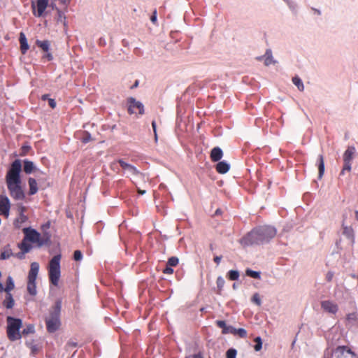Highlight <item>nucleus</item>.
Instances as JSON below:
<instances>
[{
	"label": "nucleus",
	"instance_id": "c756f323",
	"mask_svg": "<svg viewBox=\"0 0 358 358\" xmlns=\"http://www.w3.org/2000/svg\"><path fill=\"white\" fill-rule=\"evenodd\" d=\"M27 220V217L23 213H20L18 218L15 221V225L17 227H20L19 224L25 222Z\"/></svg>",
	"mask_w": 358,
	"mask_h": 358
},
{
	"label": "nucleus",
	"instance_id": "9b49d317",
	"mask_svg": "<svg viewBox=\"0 0 358 358\" xmlns=\"http://www.w3.org/2000/svg\"><path fill=\"white\" fill-rule=\"evenodd\" d=\"M10 208V202L9 199L5 195H0V213L8 217Z\"/></svg>",
	"mask_w": 358,
	"mask_h": 358
},
{
	"label": "nucleus",
	"instance_id": "393cba45",
	"mask_svg": "<svg viewBox=\"0 0 358 358\" xmlns=\"http://www.w3.org/2000/svg\"><path fill=\"white\" fill-rule=\"evenodd\" d=\"M19 247L22 252H23V254L29 252L31 249V245L27 243V240H25V238L20 244Z\"/></svg>",
	"mask_w": 358,
	"mask_h": 358
},
{
	"label": "nucleus",
	"instance_id": "a19ab883",
	"mask_svg": "<svg viewBox=\"0 0 358 358\" xmlns=\"http://www.w3.org/2000/svg\"><path fill=\"white\" fill-rule=\"evenodd\" d=\"M34 331V327L33 325H29L27 327V328L24 329L22 331V334L24 335H27L31 333H33Z\"/></svg>",
	"mask_w": 358,
	"mask_h": 358
},
{
	"label": "nucleus",
	"instance_id": "f03ea898",
	"mask_svg": "<svg viewBox=\"0 0 358 358\" xmlns=\"http://www.w3.org/2000/svg\"><path fill=\"white\" fill-rule=\"evenodd\" d=\"M61 308L62 301L61 300H57L45 320L47 329L49 332H55L59 329L61 324L59 320Z\"/></svg>",
	"mask_w": 358,
	"mask_h": 358
},
{
	"label": "nucleus",
	"instance_id": "79ce46f5",
	"mask_svg": "<svg viewBox=\"0 0 358 358\" xmlns=\"http://www.w3.org/2000/svg\"><path fill=\"white\" fill-rule=\"evenodd\" d=\"M252 301L256 303L257 306H260L262 301L260 299L259 294L256 293L252 296Z\"/></svg>",
	"mask_w": 358,
	"mask_h": 358
},
{
	"label": "nucleus",
	"instance_id": "338daca9",
	"mask_svg": "<svg viewBox=\"0 0 358 358\" xmlns=\"http://www.w3.org/2000/svg\"><path fill=\"white\" fill-rule=\"evenodd\" d=\"M90 139V136L84 139V142H87Z\"/></svg>",
	"mask_w": 358,
	"mask_h": 358
},
{
	"label": "nucleus",
	"instance_id": "20e7f679",
	"mask_svg": "<svg viewBox=\"0 0 358 358\" xmlns=\"http://www.w3.org/2000/svg\"><path fill=\"white\" fill-rule=\"evenodd\" d=\"M60 255H55L49 264V278L51 283L55 286L58 285L60 278Z\"/></svg>",
	"mask_w": 358,
	"mask_h": 358
},
{
	"label": "nucleus",
	"instance_id": "412c9836",
	"mask_svg": "<svg viewBox=\"0 0 358 358\" xmlns=\"http://www.w3.org/2000/svg\"><path fill=\"white\" fill-rule=\"evenodd\" d=\"M36 169L34 163L29 160L24 161V171L29 174Z\"/></svg>",
	"mask_w": 358,
	"mask_h": 358
},
{
	"label": "nucleus",
	"instance_id": "c85d7f7f",
	"mask_svg": "<svg viewBox=\"0 0 358 358\" xmlns=\"http://www.w3.org/2000/svg\"><path fill=\"white\" fill-rule=\"evenodd\" d=\"M27 291L31 295L35 296L37 293L36 282H27Z\"/></svg>",
	"mask_w": 358,
	"mask_h": 358
},
{
	"label": "nucleus",
	"instance_id": "2f4dec72",
	"mask_svg": "<svg viewBox=\"0 0 358 358\" xmlns=\"http://www.w3.org/2000/svg\"><path fill=\"white\" fill-rule=\"evenodd\" d=\"M224 283H225V280L222 276H219L217 278L216 284H217V287L218 289V291H217L218 294L221 293V291L224 285Z\"/></svg>",
	"mask_w": 358,
	"mask_h": 358
},
{
	"label": "nucleus",
	"instance_id": "b1692460",
	"mask_svg": "<svg viewBox=\"0 0 358 358\" xmlns=\"http://www.w3.org/2000/svg\"><path fill=\"white\" fill-rule=\"evenodd\" d=\"M36 45L40 47L43 50L48 52L50 48V42L48 41H36Z\"/></svg>",
	"mask_w": 358,
	"mask_h": 358
},
{
	"label": "nucleus",
	"instance_id": "49530a36",
	"mask_svg": "<svg viewBox=\"0 0 358 358\" xmlns=\"http://www.w3.org/2000/svg\"><path fill=\"white\" fill-rule=\"evenodd\" d=\"M57 13H58L57 21L64 24L65 23L64 18L65 17L64 16V14L59 10H57Z\"/></svg>",
	"mask_w": 358,
	"mask_h": 358
},
{
	"label": "nucleus",
	"instance_id": "aec40b11",
	"mask_svg": "<svg viewBox=\"0 0 358 358\" xmlns=\"http://www.w3.org/2000/svg\"><path fill=\"white\" fill-rule=\"evenodd\" d=\"M318 178L320 179L324 173V162L322 155H320L318 157Z\"/></svg>",
	"mask_w": 358,
	"mask_h": 358
},
{
	"label": "nucleus",
	"instance_id": "cd10ccee",
	"mask_svg": "<svg viewBox=\"0 0 358 358\" xmlns=\"http://www.w3.org/2000/svg\"><path fill=\"white\" fill-rule=\"evenodd\" d=\"M4 306L7 308H12L14 306V300L12 297V295L11 294L8 293L7 294V296L4 301Z\"/></svg>",
	"mask_w": 358,
	"mask_h": 358
},
{
	"label": "nucleus",
	"instance_id": "4be33fe9",
	"mask_svg": "<svg viewBox=\"0 0 358 358\" xmlns=\"http://www.w3.org/2000/svg\"><path fill=\"white\" fill-rule=\"evenodd\" d=\"M126 171L130 176H139L142 179H144L145 177V174L140 173L136 168L132 165H130Z\"/></svg>",
	"mask_w": 358,
	"mask_h": 358
},
{
	"label": "nucleus",
	"instance_id": "7ed1b4c3",
	"mask_svg": "<svg viewBox=\"0 0 358 358\" xmlns=\"http://www.w3.org/2000/svg\"><path fill=\"white\" fill-rule=\"evenodd\" d=\"M7 322V335L8 338L15 341L20 339L22 334L20 331V328L22 326V322L20 319L15 318L11 316H8L6 318Z\"/></svg>",
	"mask_w": 358,
	"mask_h": 358
},
{
	"label": "nucleus",
	"instance_id": "69168bd1",
	"mask_svg": "<svg viewBox=\"0 0 358 358\" xmlns=\"http://www.w3.org/2000/svg\"><path fill=\"white\" fill-rule=\"evenodd\" d=\"M138 80H136V81L135 82L134 85V87H137V86H138Z\"/></svg>",
	"mask_w": 358,
	"mask_h": 358
},
{
	"label": "nucleus",
	"instance_id": "5fc2aeb1",
	"mask_svg": "<svg viewBox=\"0 0 358 358\" xmlns=\"http://www.w3.org/2000/svg\"><path fill=\"white\" fill-rule=\"evenodd\" d=\"M44 57L47 58V59L48 61H50L52 59V55L50 53H47L46 55H44Z\"/></svg>",
	"mask_w": 358,
	"mask_h": 358
},
{
	"label": "nucleus",
	"instance_id": "37998d69",
	"mask_svg": "<svg viewBox=\"0 0 358 358\" xmlns=\"http://www.w3.org/2000/svg\"><path fill=\"white\" fill-rule=\"evenodd\" d=\"M12 253L10 250H6L1 253L0 259H7L11 256Z\"/></svg>",
	"mask_w": 358,
	"mask_h": 358
},
{
	"label": "nucleus",
	"instance_id": "dca6fc26",
	"mask_svg": "<svg viewBox=\"0 0 358 358\" xmlns=\"http://www.w3.org/2000/svg\"><path fill=\"white\" fill-rule=\"evenodd\" d=\"M230 168L229 164L225 161L218 162L216 165V170L219 173L224 174L229 171Z\"/></svg>",
	"mask_w": 358,
	"mask_h": 358
},
{
	"label": "nucleus",
	"instance_id": "c9c22d12",
	"mask_svg": "<svg viewBox=\"0 0 358 358\" xmlns=\"http://www.w3.org/2000/svg\"><path fill=\"white\" fill-rule=\"evenodd\" d=\"M255 342L256 343L255 345L254 346L255 350L258 352L262 348V338L260 337H257L255 339Z\"/></svg>",
	"mask_w": 358,
	"mask_h": 358
},
{
	"label": "nucleus",
	"instance_id": "4c0bfd02",
	"mask_svg": "<svg viewBox=\"0 0 358 358\" xmlns=\"http://www.w3.org/2000/svg\"><path fill=\"white\" fill-rule=\"evenodd\" d=\"M179 262V259L176 257H171L169 259L167 265L170 266H176Z\"/></svg>",
	"mask_w": 358,
	"mask_h": 358
},
{
	"label": "nucleus",
	"instance_id": "58836bf2",
	"mask_svg": "<svg viewBox=\"0 0 358 358\" xmlns=\"http://www.w3.org/2000/svg\"><path fill=\"white\" fill-rule=\"evenodd\" d=\"M236 355L237 351L234 348L229 349L226 352L227 358H236Z\"/></svg>",
	"mask_w": 358,
	"mask_h": 358
},
{
	"label": "nucleus",
	"instance_id": "0e129e2a",
	"mask_svg": "<svg viewBox=\"0 0 358 358\" xmlns=\"http://www.w3.org/2000/svg\"><path fill=\"white\" fill-rule=\"evenodd\" d=\"M155 134V141H157V131L154 132Z\"/></svg>",
	"mask_w": 358,
	"mask_h": 358
},
{
	"label": "nucleus",
	"instance_id": "ea45409f",
	"mask_svg": "<svg viewBox=\"0 0 358 358\" xmlns=\"http://www.w3.org/2000/svg\"><path fill=\"white\" fill-rule=\"evenodd\" d=\"M351 170V162H344V165L341 171V174L344 175L345 171H350Z\"/></svg>",
	"mask_w": 358,
	"mask_h": 358
},
{
	"label": "nucleus",
	"instance_id": "5701e85b",
	"mask_svg": "<svg viewBox=\"0 0 358 358\" xmlns=\"http://www.w3.org/2000/svg\"><path fill=\"white\" fill-rule=\"evenodd\" d=\"M29 194L33 195L38 191L37 183L35 179L30 178L29 179Z\"/></svg>",
	"mask_w": 358,
	"mask_h": 358
},
{
	"label": "nucleus",
	"instance_id": "f704fd0d",
	"mask_svg": "<svg viewBox=\"0 0 358 358\" xmlns=\"http://www.w3.org/2000/svg\"><path fill=\"white\" fill-rule=\"evenodd\" d=\"M291 10H295L297 8V4L293 0H283Z\"/></svg>",
	"mask_w": 358,
	"mask_h": 358
},
{
	"label": "nucleus",
	"instance_id": "0eeeda50",
	"mask_svg": "<svg viewBox=\"0 0 358 358\" xmlns=\"http://www.w3.org/2000/svg\"><path fill=\"white\" fill-rule=\"evenodd\" d=\"M352 211L351 210H345L343 215V220H342V234L346 236L348 239H350L352 242L354 241V230L352 227L350 225H348L346 223V219L348 215H351Z\"/></svg>",
	"mask_w": 358,
	"mask_h": 358
},
{
	"label": "nucleus",
	"instance_id": "7c9ffc66",
	"mask_svg": "<svg viewBox=\"0 0 358 358\" xmlns=\"http://www.w3.org/2000/svg\"><path fill=\"white\" fill-rule=\"evenodd\" d=\"M245 273L248 276H250L252 278H255V279L260 278V272H259V271H252L250 268H248L245 271Z\"/></svg>",
	"mask_w": 358,
	"mask_h": 358
},
{
	"label": "nucleus",
	"instance_id": "4d7b16f0",
	"mask_svg": "<svg viewBox=\"0 0 358 358\" xmlns=\"http://www.w3.org/2000/svg\"><path fill=\"white\" fill-rule=\"evenodd\" d=\"M152 129H153V131L155 132L157 131V129H156V123L155 121H153L152 122Z\"/></svg>",
	"mask_w": 358,
	"mask_h": 358
},
{
	"label": "nucleus",
	"instance_id": "774afa93",
	"mask_svg": "<svg viewBox=\"0 0 358 358\" xmlns=\"http://www.w3.org/2000/svg\"><path fill=\"white\" fill-rule=\"evenodd\" d=\"M233 288H234V289H236V284H235V283L233 285Z\"/></svg>",
	"mask_w": 358,
	"mask_h": 358
},
{
	"label": "nucleus",
	"instance_id": "f257e3e1",
	"mask_svg": "<svg viewBox=\"0 0 358 358\" xmlns=\"http://www.w3.org/2000/svg\"><path fill=\"white\" fill-rule=\"evenodd\" d=\"M21 162L19 159H16L12 163L6 176V182L10 195L15 200H22L25 196L21 187Z\"/></svg>",
	"mask_w": 358,
	"mask_h": 358
},
{
	"label": "nucleus",
	"instance_id": "a211bd4d",
	"mask_svg": "<svg viewBox=\"0 0 358 358\" xmlns=\"http://www.w3.org/2000/svg\"><path fill=\"white\" fill-rule=\"evenodd\" d=\"M264 59V64L266 66H269L272 64H275V61L273 59L272 52L271 50H266L264 55L262 57Z\"/></svg>",
	"mask_w": 358,
	"mask_h": 358
},
{
	"label": "nucleus",
	"instance_id": "052dcab7",
	"mask_svg": "<svg viewBox=\"0 0 358 358\" xmlns=\"http://www.w3.org/2000/svg\"><path fill=\"white\" fill-rule=\"evenodd\" d=\"M5 291L3 284L0 282V292Z\"/></svg>",
	"mask_w": 358,
	"mask_h": 358
},
{
	"label": "nucleus",
	"instance_id": "39448f33",
	"mask_svg": "<svg viewBox=\"0 0 358 358\" xmlns=\"http://www.w3.org/2000/svg\"><path fill=\"white\" fill-rule=\"evenodd\" d=\"M259 234V227H257L241 239L240 243L243 246H248L253 244H262L263 238Z\"/></svg>",
	"mask_w": 358,
	"mask_h": 358
},
{
	"label": "nucleus",
	"instance_id": "c03bdc74",
	"mask_svg": "<svg viewBox=\"0 0 358 358\" xmlns=\"http://www.w3.org/2000/svg\"><path fill=\"white\" fill-rule=\"evenodd\" d=\"M73 258L76 261H80L83 259V254L80 250H76L73 254Z\"/></svg>",
	"mask_w": 358,
	"mask_h": 358
},
{
	"label": "nucleus",
	"instance_id": "e2e57ef3",
	"mask_svg": "<svg viewBox=\"0 0 358 358\" xmlns=\"http://www.w3.org/2000/svg\"><path fill=\"white\" fill-rule=\"evenodd\" d=\"M355 219L357 220V221H358V211H357V210H356V211L355 212Z\"/></svg>",
	"mask_w": 358,
	"mask_h": 358
},
{
	"label": "nucleus",
	"instance_id": "de8ad7c7",
	"mask_svg": "<svg viewBox=\"0 0 358 358\" xmlns=\"http://www.w3.org/2000/svg\"><path fill=\"white\" fill-rule=\"evenodd\" d=\"M216 324L220 328H222V330H224V328H225L227 325L226 322L223 320H217L216 321Z\"/></svg>",
	"mask_w": 358,
	"mask_h": 358
},
{
	"label": "nucleus",
	"instance_id": "8fccbe9b",
	"mask_svg": "<svg viewBox=\"0 0 358 358\" xmlns=\"http://www.w3.org/2000/svg\"><path fill=\"white\" fill-rule=\"evenodd\" d=\"M49 105L52 108H55L56 107V102L52 99H48Z\"/></svg>",
	"mask_w": 358,
	"mask_h": 358
},
{
	"label": "nucleus",
	"instance_id": "3c124183",
	"mask_svg": "<svg viewBox=\"0 0 358 358\" xmlns=\"http://www.w3.org/2000/svg\"><path fill=\"white\" fill-rule=\"evenodd\" d=\"M150 20L152 23H154V24L156 23V22H157V11L156 10L154 11L153 15L150 18Z\"/></svg>",
	"mask_w": 358,
	"mask_h": 358
},
{
	"label": "nucleus",
	"instance_id": "bb28decb",
	"mask_svg": "<svg viewBox=\"0 0 358 358\" xmlns=\"http://www.w3.org/2000/svg\"><path fill=\"white\" fill-rule=\"evenodd\" d=\"M14 281L12 277L8 276L7 278L6 287H5V292H6L7 294L10 293V292L14 289Z\"/></svg>",
	"mask_w": 358,
	"mask_h": 358
},
{
	"label": "nucleus",
	"instance_id": "f8f14e48",
	"mask_svg": "<svg viewBox=\"0 0 358 358\" xmlns=\"http://www.w3.org/2000/svg\"><path fill=\"white\" fill-rule=\"evenodd\" d=\"M48 3V0H37L36 6L37 11H35V5L32 4V8L34 9V14L37 17H41L43 15L45 10L46 9Z\"/></svg>",
	"mask_w": 358,
	"mask_h": 358
},
{
	"label": "nucleus",
	"instance_id": "e433bc0d",
	"mask_svg": "<svg viewBox=\"0 0 358 358\" xmlns=\"http://www.w3.org/2000/svg\"><path fill=\"white\" fill-rule=\"evenodd\" d=\"M234 335H238L241 338H245L247 336V331L243 328L236 329Z\"/></svg>",
	"mask_w": 358,
	"mask_h": 358
},
{
	"label": "nucleus",
	"instance_id": "603ef678",
	"mask_svg": "<svg viewBox=\"0 0 358 358\" xmlns=\"http://www.w3.org/2000/svg\"><path fill=\"white\" fill-rule=\"evenodd\" d=\"M222 259V257L221 256H216L214 258V262L217 264H219L220 263V261Z\"/></svg>",
	"mask_w": 358,
	"mask_h": 358
},
{
	"label": "nucleus",
	"instance_id": "1a4fd4ad",
	"mask_svg": "<svg viewBox=\"0 0 358 358\" xmlns=\"http://www.w3.org/2000/svg\"><path fill=\"white\" fill-rule=\"evenodd\" d=\"M276 232V229L271 226L259 227V235L263 238L262 244L272 239L275 236Z\"/></svg>",
	"mask_w": 358,
	"mask_h": 358
},
{
	"label": "nucleus",
	"instance_id": "680f3d73",
	"mask_svg": "<svg viewBox=\"0 0 358 358\" xmlns=\"http://www.w3.org/2000/svg\"><path fill=\"white\" fill-rule=\"evenodd\" d=\"M48 94H44V95H43V96H42V99H43V100H46V99H48Z\"/></svg>",
	"mask_w": 358,
	"mask_h": 358
},
{
	"label": "nucleus",
	"instance_id": "864d4df0",
	"mask_svg": "<svg viewBox=\"0 0 358 358\" xmlns=\"http://www.w3.org/2000/svg\"><path fill=\"white\" fill-rule=\"evenodd\" d=\"M25 210H26V208L24 206H23L22 205H19L18 206L19 213H24Z\"/></svg>",
	"mask_w": 358,
	"mask_h": 358
},
{
	"label": "nucleus",
	"instance_id": "6e6d98bb",
	"mask_svg": "<svg viewBox=\"0 0 358 358\" xmlns=\"http://www.w3.org/2000/svg\"><path fill=\"white\" fill-rule=\"evenodd\" d=\"M187 358H202L200 355H194L192 356H189Z\"/></svg>",
	"mask_w": 358,
	"mask_h": 358
},
{
	"label": "nucleus",
	"instance_id": "9d476101",
	"mask_svg": "<svg viewBox=\"0 0 358 358\" xmlns=\"http://www.w3.org/2000/svg\"><path fill=\"white\" fill-rule=\"evenodd\" d=\"M128 103H129L128 111L129 113H131V114L136 113V109H138L139 114H143L144 107L141 102L136 101L133 97H130L128 99Z\"/></svg>",
	"mask_w": 358,
	"mask_h": 358
},
{
	"label": "nucleus",
	"instance_id": "bf43d9fd",
	"mask_svg": "<svg viewBox=\"0 0 358 358\" xmlns=\"http://www.w3.org/2000/svg\"><path fill=\"white\" fill-rule=\"evenodd\" d=\"M138 194H141V195H143V194H145V192H145V190H141V189H138Z\"/></svg>",
	"mask_w": 358,
	"mask_h": 358
},
{
	"label": "nucleus",
	"instance_id": "a878e982",
	"mask_svg": "<svg viewBox=\"0 0 358 358\" xmlns=\"http://www.w3.org/2000/svg\"><path fill=\"white\" fill-rule=\"evenodd\" d=\"M292 82L294 85H296L299 90L303 91L304 90V85L303 83L300 78L298 76H295L292 78Z\"/></svg>",
	"mask_w": 358,
	"mask_h": 358
},
{
	"label": "nucleus",
	"instance_id": "09e8293b",
	"mask_svg": "<svg viewBox=\"0 0 358 358\" xmlns=\"http://www.w3.org/2000/svg\"><path fill=\"white\" fill-rule=\"evenodd\" d=\"M173 272V269L171 268V266H168L164 268V273L166 274H172Z\"/></svg>",
	"mask_w": 358,
	"mask_h": 358
},
{
	"label": "nucleus",
	"instance_id": "4468645a",
	"mask_svg": "<svg viewBox=\"0 0 358 358\" xmlns=\"http://www.w3.org/2000/svg\"><path fill=\"white\" fill-rule=\"evenodd\" d=\"M322 308L331 314H335L338 310L337 305L331 301H323L321 303Z\"/></svg>",
	"mask_w": 358,
	"mask_h": 358
},
{
	"label": "nucleus",
	"instance_id": "6ab92c4d",
	"mask_svg": "<svg viewBox=\"0 0 358 358\" xmlns=\"http://www.w3.org/2000/svg\"><path fill=\"white\" fill-rule=\"evenodd\" d=\"M355 151V150L353 147H349L344 152L343 162H351Z\"/></svg>",
	"mask_w": 358,
	"mask_h": 358
},
{
	"label": "nucleus",
	"instance_id": "72a5a7b5",
	"mask_svg": "<svg viewBox=\"0 0 358 358\" xmlns=\"http://www.w3.org/2000/svg\"><path fill=\"white\" fill-rule=\"evenodd\" d=\"M236 331V328L231 325H226L225 328H224V330H222V334H231L234 335Z\"/></svg>",
	"mask_w": 358,
	"mask_h": 358
},
{
	"label": "nucleus",
	"instance_id": "423d86ee",
	"mask_svg": "<svg viewBox=\"0 0 358 358\" xmlns=\"http://www.w3.org/2000/svg\"><path fill=\"white\" fill-rule=\"evenodd\" d=\"M345 354H350L353 357H356L355 353L350 349L345 346H338L334 350L327 349L324 352V358H344Z\"/></svg>",
	"mask_w": 358,
	"mask_h": 358
},
{
	"label": "nucleus",
	"instance_id": "6e6552de",
	"mask_svg": "<svg viewBox=\"0 0 358 358\" xmlns=\"http://www.w3.org/2000/svg\"><path fill=\"white\" fill-rule=\"evenodd\" d=\"M23 232L25 235V240L34 243H37L38 246L43 245V241L41 240V234L35 229L30 228L23 229Z\"/></svg>",
	"mask_w": 358,
	"mask_h": 358
},
{
	"label": "nucleus",
	"instance_id": "ddd939ff",
	"mask_svg": "<svg viewBox=\"0 0 358 358\" xmlns=\"http://www.w3.org/2000/svg\"><path fill=\"white\" fill-rule=\"evenodd\" d=\"M39 271V264L37 262L31 264L30 270L28 274V282H36Z\"/></svg>",
	"mask_w": 358,
	"mask_h": 358
},
{
	"label": "nucleus",
	"instance_id": "2eb2a0df",
	"mask_svg": "<svg viewBox=\"0 0 358 358\" xmlns=\"http://www.w3.org/2000/svg\"><path fill=\"white\" fill-rule=\"evenodd\" d=\"M223 152L219 147L214 148L210 152V158L213 162H218L222 159Z\"/></svg>",
	"mask_w": 358,
	"mask_h": 358
},
{
	"label": "nucleus",
	"instance_id": "f3484780",
	"mask_svg": "<svg viewBox=\"0 0 358 358\" xmlns=\"http://www.w3.org/2000/svg\"><path fill=\"white\" fill-rule=\"evenodd\" d=\"M20 48L21 51L23 54H24L27 50L29 49V45L27 43V41L26 36L24 33L21 32L20 34Z\"/></svg>",
	"mask_w": 358,
	"mask_h": 358
},
{
	"label": "nucleus",
	"instance_id": "13d9d810",
	"mask_svg": "<svg viewBox=\"0 0 358 358\" xmlns=\"http://www.w3.org/2000/svg\"><path fill=\"white\" fill-rule=\"evenodd\" d=\"M24 254H23V252H22L18 253L17 255V257L20 259H22V258H24Z\"/></svg>",
	"mask_w": 358,
	"mask_h": 358
},
{
	"label": "nucleus",
	"instance_id": "a18cd8bd",
	"mask_svg": "<svg viewBox=\"0 0 358 358\" xmlns=\"http://www.w3.org/2000/svg\"><path fill=\"white\" fill-rule=\"evenodd\" d=\"M118 162H119L120 165L121 166V167H122L124 171H126L127 169H128V168H129V166L131 165V164H129L126 163V162H125L124 160H122V159H120V160L118 161Z\"/></svg>",
	"mask_w": 358,
	"mask_h": 358
},
{
	"label": "nucleus",
	"instance_id": "473e14b6",
	"mask_svg": "<svg viewBox=\"0 0 358 358\" xmlns=\"http://www.w3.org/2000/svg\"><path fill=\"white\" fill-rule=\"evenodd\" d=\"M227 276L231 280H236L239 278V273L238 271L231 270L228 272Z\"/></svg>",
	"mask_w": 358,
	"mask_h": 358
}]
</instances>
